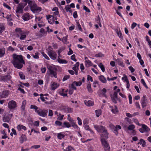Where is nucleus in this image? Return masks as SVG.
<instances>
[{"mask_svg": "<svg viewBox=\"0 0 151 151\" xmlns=\"http://www.w3.org/2000/svg\"><path fill=\"white\" fill-rule=\"evenodd\" d=\"M13 60L12 63L14 66L19 69H21L23 67V64H25V62L21 55L14 54L13 55Z\"/></svg>", "mask_w": 151, "mask_h": 151, "instance_id": "obj_1", "label": "nucleus"}, {"mask_svg": "<svg viewBox=\"0 0 151 151\" xmlns=\"http://www.w3.org/2000/svg\"><path fill=\"white\" fill-rule=\"evenodd\" d=\"M29 3V6L31 10L34 13H37L41 10V8L37 6L35 3L33 1H30Z\"/></svg>", "mask_w": 151, "mask_h": 151, "instance_id": "obj_2", "label": "nucleus"}, {"mask_svg": "<svg viewBox=\"0 0 151 151\" xmlns=\"http://www.w3.org/2000/svg\"><path fill=\"white\" fill-rule=\"evenodd\" d=\"M102 146L105 151H110V148L107 141L104 138H102L101 139Z\"/></svg>", "mask_w": 151, "mask_h": 151, "instance_id": "obj_3", "label": "nucleus"}, {"mask_svg": "<svg viewBox=\"0 0 151 151\" xmlns=\"http://www.w3.org/2000/svg\"><path fill=\"white\" fill-rule=\"evenodd\" d=\"M12 114H6L4 115L2 120L4 122L9 123L11 122V119L13 116Z\"/></svg>", "mask_w": 151, "mask_h": 151, "instance_id": "obj_4", "label": "nucleus"}, {"mask_svg": "<svg viewBox=\"0 0 151 151\" xmlns=\"http://www.w3.org/2000/svg\"><path fill=\"white\" fill-rule=\"evenodd\" d=\"M8 107L10 110H14L17 107V103L14 101H11L8 103Z\"/></svg>", "mask_w": 151, "mask_h": 151, "instance_id": "obj_5", "label": "nucleus"}, {"mask_svg": "<svg viewBox=\"0 0 151 151\" xmlns=\"http://www.w3.org/2000/svg\"><path fill=\"white\" fill-rule=\"evenodd\" d=\"M94 127L99 132L103 133L106 130L105 127L102 125H94Z\"/></svg>", "mask_w": 151, "mask_h": 151, "instance_id": "obj_6", "label": "nucleus"}, {"mask_svg": "<svg viewBox=\"0 0 151 151\" xmlns=\"http://www.w3.org/2000/svg\"><path fill=\"white\" fill-rule=\"evenodd\" d=\"M141 104L142 108H144L147 105L148 103L147 97L145 95L143 96L141 99Z\"/></svg>", "mask_w": 151, "mask_h": 151, "instance_id": "obj_7", "label": "nucleus"}, {"mask_svg": "<svg viewBox=\"0 0 151 151\" xmlns=\"http://www.w3.org/2000/svg\"><path fill=\"white\" fill-rule=\"evenodd\" d=\"M47 54L52 59L55 60L56 59L57 55L54 51L52 50L48 51Z\"/></svg>", "mask_w": 151, "mask_h": 151, "instance_id": "obj_8", "label": "nucleus"}, {"mask_svg": "<svg viewBox=\"0 0 151 151\" xmlns=\"http://www.w3.org/2000/svg\"><path fill=\"white\" fill-rule=\"evenodd\" d=\"M110 97L112 102L115 104H116L117 100L118 99V94H117L116 92H114L113 94H112L110 95Z\"/></svg>", "mask_w": 151, "mask_h": 151, "instance_id": "obj_9", "label": "nucleus"}, {"mask_svg": "<svg viewBox=\"0 0 151 151\" xmlns=\"http://www.w3.org/2000/svg\"><path fill=\"white\" fill-rule=\"evenodd\" d=\"M37 112L40 116L45 117L47 115V110H45L40 111L39 110H37Z\"/></svg>", "mask_w": 151, "mask_h": 151, "instance_id": "obj_10", "label": "nucleus"}, {"mask_svg": "<svg viewBox=\"0 0 151 151\" xmlns=\"http://www.w3.org/2000/svg\"><path fill=\"white\" fill-rule=\"evenodd\" d=\"M26 104V100H24L23 101L22 103V105L21 107V110L22 111V113L24 115L25 114V105Z\"/></svg>", "mask_w": 151, "mask_h": 151, "instance_id": "obj_11", "label": "nucleus"}, {"mask_svg": "<svg viewBox=\"0 0 151 151\" xmlns=\"http://www.w3.org/2000/svg\"><path fill=\"white\" fill-rule=\"evenodd\" d=\"M22 19L24 21H27L31 19V16L28 13L24 14L22 16Z\"/></svg>", "mask_w": 151, "mask_h": 151, "instance_id": "obj_12", "label": "nucleus"}, {"mask_svg": "<svg viewBox=\"0 0 151 151\" xmlns=\"http://www.w3.org/2000/svg\"><path fill=\"white\" fill-rule=\"evenodd\" d=\"M79 65V62H77L76 63V64L74 65V66L73 68V69L75 71L76 75H77L78 74V67Z\"/></svg>", "mask_w": 151, "mask_h": 151, "instance_id": "obj_13", "label": "nucleus"}, {"mask_svg": "<svg viewBox=\"0 0 151 151\" xmlns=\"http://www.w3.org/2000/svg\"><path fill=\"white\" fill-rule=\"evenodd\" d=\"M9 93V91L8 90H5L3 91L1 95V97L2 98H5L7 97Z\"/></svg>", "mask_w": 151, "mask_h": 151, "instance_id": "obj_14", "label": "nucleus"}, {"mask_svg": "<svg viewBox=\"0 0 151 151\" xmlns=\"http://www.w3.org/2000/svg\"><path fill=\"white\" fill-rule=\"evenodd\" d=\"M47 68L48 69L49 72L51 75L53 76H55L56 74L55 73L54 68L52 66H47Z\"/></svg>", "mask_w": 151, "mask_h": 151, "instance_id": "obj_15", "label": "nucleus"}, {"mask_svg": "<svg viewBox=\"0 0 151 151\" xmlns=\"http://www.w3.org/2000/svg\"><path fill=\"white\" fill-rule=\"evenodd\" d=\"M0 76V81H7L11 78L10 76Z\"/></svg>", "mask_w": 151, "mask_h": 151, "instance_id": "obj_16", "label": "nucleus"}, {"mask_svg": "<svg viewBox=\"0 0 151 151\" xmlns=\"http://www.w3.org/2000/svg\"><path fill=\"white\" fill-rule=\"evenodd\" d=\"M85 104L87 106H93L94 105V102L91 100H85L84 101Z\"/></svg>", "mask_w": 151, "mask_h": 151, "instance_id": "obj_17", "label": "nucleus"}, {"mask_svg": "<svg viewBox=\"0 0 151 151\" xmlns=\"http://www.w3.org/2000/svg\"><path fill=\"white\" fill-rule=\"evenodd\" d=\"M109 107L111 109V111L115 114H116L118 112V110L116 106H114V108H113V107L112 106H110Z\"/></svg>", "mask_w": 151, "mask_h": 151, "instance_id": "obj_18", "label": "nucleus"}, {"mask_svg": "<svg viewBox=\"0 0 151 151\" xmlns=\"http://www.w3.org/2000/svg\"><path fill=\"white\" fill-rule=\"evenodd\" d=\"M17 128V130L19 131H20L22 129H23L24 131H25L27 130L26 127L25 126H24L22 124L18 125Z\"/></svg>", "mask_w": 151, "mask_h": 151, "instance_id": "obj_19", "label": "nucleus"}, {"mask_svg": "<svg viewBox=\"0 0 151 151\" xmlns=\"http://www.w3.org/2000/svg\"><path fill=\"white\" fill-rule=\"evenodd\" d=\"M15 31L17 33V37H19V34L20 35L24 34V33L23 32V31L20 28H17L16 29Z\"/></svg>", "mask_w": 151, "mask_h": 151, "instance_id": "obj_20", "label": "nucleus"}, {"mask_svg": "<svg viewBox=\"0 0 151 151\" xmlns=\"http://www.w3.org/2000/svg\"><path fill=\"white\" fill-rule=\"evenodd\" d=\"M106 91L107 90L105 88H103L102 89V92H103V93H98L99 96L100 97L104 96L106 98H107L106 95L105 94V93L106 92Z\"/></svg>", "mask_w": 151, "mask_h": 151, "instance_id": "obj_21", "label": "nucleus"}, {"mask_svg": "<svg viewBox=\"0 0 151 151\" xmlns=\"http://www.w3.org/2000/svg\"><path fill=\"white\" fill-rule=\"evenodd\" d=\"M59 86L58 85L56 82H54L51 85V89L53 90H55Z\"/></svg>", "mask_w": 151, "mask_h": 151, "instance_id": "obj_22", "label": "nucleus"}, {"mask_svg": "<svg viewBox=\"0 0 151 151\" xmlns=\"http://www.w3.org/2000/svg\"><path fill=\"white\" fill-rule=\"evenodd\" d=\"M102 133H103V134H101V136L102 137H103V138H104L106 139L108 138L109 133L107 132V130L106 129L105 131H104Z\"/></svg>", "mask_w": 151, "mask_h": 151, "instance_id": "obj_23", "label": "nucleus"}, {"mask_svg": "<svg viewBox=\"0 0 151 151\" xmlns=\"http://www.w3.org/2000/svg\"><path fill=\"white\" fill-rule=\"evenodd\" d=\"M102 133H103V134H101V136L102 137H103V138H104L106 139L108 138L109 133L107 132V130L106 129L105 131H104Z\"/></svg>", "mask_w": 151, "mask_h": 151, "instance_id": "obj_24", "label": "nucleus"}, {"mask_svg": "<svg viewBox=\"0 0 151 151\" xmlns=\"http://www.w3.org/2000/svg\"><path fill=\"white\" fill-rule=\"evenodd\" d=\"M5 53V49L4 48H0V57H2L4 56Z\"/></svg>", "mask_w": 151, "mask_h": 151, "instance_id": "obj_25", "label": "nucleus"}, {"mask_svg": "<svg viewBox=\"0 0 151 151\" xmlns=\"http://www.w3.org/2000/svg\"><path fill=\"white\" fill-rule=\"evenodd\" d=\"M137 144L141 145L143 147H145L146 146V142L142 139H140V142L138 143Z\"/></svg>", "mask_w": 151, "mask_h": 151, "instance_id": "obj_26", "label": "nucleus"}, {"mask_svg": "<svg viewBox=\"0 0 151 151\" xmlns=\"http://www.w3.org/2000/svg\"><path fill=\"white\" fill-rule=\"evenodd\" d=\"M85 63L86 66L87 67H89L92 65V63L89 60H85Z\"/></svg>", "mask_w": 151, "mask_h": 151, "instance_id": "obj_27", "label": "nucleus"}, {"mask_svg": "<svg viewBox=\"0 0 151 151\" xmlns=\"http://www.w3.org/2000/svg\"><path fill=\"white\" fill-rule=\"evenodd\" d=\"M99 79L103 83H105L106 82V78L104 76H99Z\"/></svg>", "mask_w": 151, "mask_h": 151, "instance_id": "obj_28", "label": "nucleus"}, {"mask_svg": "<svg viewBox=\"0 0 151 151\" xmlns=\"http://www.w3.org/2000/svg\"><path fill=\"white\" fill-rule=\"evenodd\" d=\"M27 140V138L26 135L24 134H22L21 135L20 139V142L22 143L24 141H26Z\"/></svg>", "mask_w": 151, "mask_h": 151, "instance_id": "obj_29", "label": "nucleus"}, {"mask_svg": "<svg viewBox=\"0 0 151 151\" xmlns=\"http://www.w3.org/2000/svg\"><path fill=\"white\" fill-rule=\"evenodd\" d=\"M142 127L145 132H147L150 130V129L148 128L147 125L145 124H142Z\"/></svg>", "mask_w": 151, "mask_h": 151, "instance_id": "obj_30", "label": "nucleus"}, {"mask_svg": "<svg viewBox=\"0 0 151 151\" xmlns=\"http://www.w3.org/2000/svg\"><path fill=\"white\" fill-rule=\"evenodd\" d=\"M58 61L59 63H67L66 60L61 59L59 57L58 59Z\"/></svg>", "mask_w": 151, "mask_h": 151, "instance_id": "obj_31", "label": "nucleus"}, {"mask_svg": "<svg viewBox=\"0 0 151 151\" xmlns=\"http://www.w3.org/2000/svg\"><path fill=\"white\" fill-rule=\"evenodd\" d=\"M84 128L86 130L89 131L91 132V133L92 134L94 133L93 132L91 129L90 128L88 124L84 125Z\"/></svg>", "mask_w": 151, "mask_h": 151, "instance_id": "obj_32", "label": "nucleus"}, {"mask_svg": "<svg viewBox=\"0 0 151 151\" xmlns=\"http://www.w3.org/2000/svg\"><path fill=\"white\" fill-rule=\"evenodd\" d=\"M116 32L118 36L122 39H123V37L122 35V34L120 30H117L116 31Z\"/></svg>", "mask_w": 151, "mask_h": 151, "instance_id": "obj_33", "label": "nucleus"}, {"mask_svg": "<svg viewBox=\"0 0 151 151\" xmlns=\"http://www.w3.org/2000/svg\"><path fill=\"white\" fill-rule=\"evenodd\" d=\"M116 61L118 62L119 65L120 66L122 67L124 66V65L123 64V62L121 60V59H117L116 60Z\"/></svg>", "mask_w": 151, "mask_h": 151, "instance_id": "obj_34", "label": "nucleus"}, {"mask_svg": "<svg viewBox=\"0 0 151 151\" xmlns=\"http://www.w3.org/2000/svg\"><path fill=\"white\" fill-rule=\"evenodd\" d=\"M87 89L88 91L90 93H91L93 92V90H92L91 87V84L89 83H88L87 84Z\"/></svg>", "mask_w": 151, "mask_h": 151, "instance_id": "obj_35", "label": "nucleus"}, {"mask_svg": "<svg viewBox=\"0 0 151 151\" xmlns=\"http://www.w3.org/2000/svg\"><path fill=\"white\" fill-rule=\"evenodd\" d=\"M64 126H63V127L69 128L70 127V125L69 123L67 122H65L63 123Z\"/></svg>", "mask_w": 151, "mask_h": 151, "instance_id": "obj_36", "label": "nucleus"}, {"mask_svg": "<svg viewBox=\"0 0 151 151\" xmlns=\"http://www.w3.org/2000/svg\"><path fill=\"white\" fill-rule=\"evenodd\" d=\"M5 29L4 26L2 24H0V35L2 33Z\"/></svg>", "mask_w": 151, "mask_h": 151, "instance_id": "obj_37", "label": "nucleus"}, {"mask_svg": "<svg viewBox=\"0 0 151 151\" xmlns=\"http://www.w3.org/2000/svg\"><path fill=\"white\" fill-rule=\"evenodd\" d=\"M96 113V116L97 117H99L101 114V110H96L95 111Z\"/></svg>", "mask_w": 151, "mask_h": 151, "instance_id": "obj_38", "label": "nucleus"}, {"mask_svg": "<svg viewBox=\"0 0 151 151\" xmlns=\"http://www.w3.org/2000/svg\"><path fill=\"white\" fill-rule=\"evenodd\" d=\"M99 66L101 68L102 72H104L105 71V68L102 63H100L99 64Z\"/></svg>", "mask_w": 151, "mask_h": 151, "instance_id": "obj_39", "label": "nucleus"}, {"mask_svg": "<svg viewBox=\"0 0 151 151\" xmlns=\"http://www.w3.org/2000/svg\"><path fill=\"white\" fill-rule=\"evenodd\" d=\"M64 151H71L72 150H74L73 148L71 146H69L67 147L65 150L63 148V149Z\"/></svg>", "mask_w": 151, "mask_h": 151, "instance_id": "obj_40", "label": "nucleus"}, {"mask_svg": "<svg viewBox=\"0 0 151 151\" xmlns=\"http://www.w3.org/2000/svg\"><path fill=\"white\" fill-rule=\"evenodd\" d=\"M57 137L58 139H61L64 138L65 135L62 133H59L58 134Z\"/></svg>", "mask_w": 151, "mask_h": 151, "instance_id": "obj_41", "label": "nucleus"}, {"mask_svg": "<svg viewBox=\"0 0 151 151\" xmlns=\"http://www.w3.org/2000/svg\"><path fill=\"white\" fill-rule=\"evenodd\" d=\"M76 85V86H80L82 84V82L81 81H74L73 82Z\"/></svg>", "mask_w": 151, "mask_h": 151, "instance_id": "obj_42", "label": "nucleus"}, {"mask_svg": "<svg viewBox=\"0 0 151 151\" xmlns=\"http://www.w3.org/2000/svg\"><path fill=\"white\" fill-rule=\"evenodd\" d=\"M23 11V10L22 8L21 7H20L18 6V7L17 8V9L16 10V12L17 13L18 12H20V13H22Z\"/></svg>", "mask_w": 151, "mask_h": 151, "instance_id": "obj_43", "label": "nucleus"}, {"mask_svg": "<svg viewBox=\"0 0 151 151\" xmlns=\"http://www.w3.org/2000/svg\"><path fill=\"white\" fill-rule=\"evenodd\" d=\"M41 54L47 60H50L49 58L47 56V55L43 52H41Z\"/></svg>", "mask_w": 151, "mask_h": 151, "instance_id": "obj_44", "label": "nucleus"}, {"mask_svg": "<svg viewBox=\"0 0 151 151\" xmlns=\"http://www.w3.org/2000/svg\"><path fill=\"white\" fill-rule=\"evenodd\" d=\"M135 126L133 124H131L128 127V129L130 130H133L135 128Z\"/></svg>", "mask_w": 151, "mask_h": 151, "instance_id": "obj_45", "label": "nucleus"}, {"mask_svg": "<svg viewBox=\"0 0 151 151\" xmlns=\"http://www.w3.org/2000/svg\"><path fill=\"white\" fill-rule=\"evenodd\" d=\"M21 36L20 37V39L21 40H25L26 37V35H24V34L20 35Z\"/></svg>", "mask_w": 151, "mask_h": 151, "instance_id": "obj_46", "label": "nucleus"}, {"mask_svg": "<svg viewBox=\"0 0 151 151\" xmlns=\"http://www.w3.org/2000/svg\"><path fill=\"white\" fill-rule=\"evenodd\" d=\"M8 22L11 21L12 20V18L11 17V15H7L6 17Z\"/></svg>", "mask_w": 151, "mask_h": 151, "instance_id": "obj_47", "label": "nucleus"}, {"mask_svg": "<svg viewBox=\"0 0 151 151\" xmlns=\"http://www.w3.org/2000/svg\"><path fill=\"white\" fill-rule=\"evenodd\" d=\"M30 108L31 109H34L35 110V111L36 112H37V109H38V107L34 105H31L30 106Z\"/></svg>", "mask_w": 151, "mask_h": 151, "instance_id": "obj_48", "label": "nucleus"}, {"mask_svg": "<svg viewBox=\"0 0 151 151\" xmlns=\"http://www.w3.org/2000/svg\"><path fill=\"white\" fill-rule=\"evenodd\" d=\"M40 146L39 145H35L32 146V148H34L35 149H37L40 148Z\"/></svg>", "mask_w": 151, "mask_h": 151, "instance_id": "obj_49", "label": "nucleus"}, {"mask_svg": "<svg viewBox=\"0 0 151 151\" xmlns=\"http://www.w3.org/2000/svg\"><path fill=\"white\" fill-rule=\"evenodd\" d=\"M67 40V36L64 37L62 39V41L64 43H66Z\"/></svg>", "mask_w": 151, "mask_h": 151, "instance_id": "obj_50", "label": "nucleus"}, {"mask_svg": "<svg viewBox=\"0 0 151 151\" xmlns=\"http://www.w3.org/2000/svg\"><path fill=\"white\" fill-rule=\"evenodd\" d=\"M141 81L142 83L143 84L144 86H145L146 88H148V86L147 85L146 83H145L144 80L143 79H142L141 80Z\"/></svg>", "mask_w": 151, "mask_h": 151, "instance_id": "obj_51", "label": "nucleus"}, {"mask_svg": "<svg viewBox=\"0 0 151 151\" xmlns=\"http://www.w3.org/2000/svg\"><path fill=\"white\" fill-rule=\"evenodd\" d=\"M117 77L115 76L114 77L112 78H109V77H107V79L108 81H114L117 78Z\"/></svg>", "mask_w": 151, "mask_h": 151, "instance_id": "obj_52", "label": "nucleus"}, {"mask_svg": "<svg viewBox=\"0 0 151 151\" xmlns=\"http://www.w3.org/2000/svg\"><path fill=\"white\" fill-rule=\"evenodd\" d=\"M83 9L84 10L86 11V12L88 13L90 12V10L85 6H83Z\"/></svg>", "mask_w": 151, "mask_h": 151, "instance_id": "obj_53", "label": "nucleus"}, {"mask_svg": "<svg viewBox=\"0 0 151 151\" xmlns=\"http://www.w3.org/2000/svg\"><path fill=\"white\" fill-rule=\"evenodd\" d=\"M33 57L35 59H38L39 58L38 56V53L36 52L35 53V55H32Z\"/></svg>", "mask_w": 151, "mask_h": 151, "instance_id": "obj_54", "label": "nucleus"}, {"mask_svg": "<svg viewBox=\"0 0 151 151\" xmlns=\"http://www.w3.org/2000/svg\"><path fill=\"white\" fill-rule=\"evenodd\" d=\"M55 124L57 125L60 126L62 124V122L58 121H56L55 122Z\"/></svg>", "mask_w": 151, "mask_h": 151, "instance_id": "obj_55", "label": "nucleus"}, {"mask_svg": "<svg viewBox=\"0 0 151 151\" xmlns=\"http://www.w3.org/2000/svg\"><path fill=\"white\" fill-rule=\"evenodd\" d=\"M7 50L9 51L13 52L14 50V49L11 46H9L7 48Z\"/></svg>", "mask_w": 151, "mask_h": 151, "instance_id": "obj_56", "label": "nucleus"}, {"mask_svg": "<svg viewBox=\"0 0 151 151\" xmlns=\"http://www.w3.org/2000/svg\"><path fill=\"white\" fill-rule=\"evenodd\" d=\"M77 119L78 122V124L80 125H81L82 123L81 119L79 117H78Z\"/></svg>", "mask_w": 151, "mask_h": 151, "instance_id": "obj_57", "label": "nucleus"}, {"mask_svg": "<svg viewBox=\"0 0 151 151\" xmlns=\"http://www.w3.org/2000/svg\"><path fill=\"white\" fill-rule=\"evenodd\" d=\"M71 58L72 60H73L74 61H77L76 59V55H73L71 57Z\"/></svg>", "mask_w": 151, "mask_h": 151, "instance_id": "obj_58", "label": "nucleus"}, {"mask_svg": "<svg viewBox=\"0 0 151 151\" xmlns=\"http://www.w3.org/2000/svg\"><path fill=\"white\" fill-rule=\"evenodd\" d=\"M18 90L20 91L22 93H23V94H24L25 93L24 90L20 87L19 88H18Z\"/></svg>", "mask_w": 151, "mask_h": 151, "instance_id": "obj_59", "label": "nucleus"}, {"mask_svg": "<svg viewBox=\"0 0 151 151\" xmlns=\"http://www.w3.org/2000/svg\"><path fill=\"white\" fill-rule=\"evenodd\" d=\"M113 132L116 135H117L118 134V129H117L115 127H114L113 129Z\"/></svg>", "mask_w": 151, "mask_h": 151, "instance_id": "obj_60", "label": "nucleus"}, {"mask_svg": "<svg viewBox=\"0 0 151 151\" xmlns=\"http://www.w3.org/2000/svg\"><path fill=\"white\" fill-rule=\"evenodd\" d=\"M26 5V4H23L22 3H20L19 4L18 6L21 7L22 9L24 8V6Z\"/></svg>", "mask_w": 151, "mask_h": 151, "instance_id": "obj_61", "label": "nucleus"}, {"mask_svg": "<svg viewBox=\"0 0 151 151\" xmlns=\"http://www.w3.org/2000/svg\"><path fill=\"white\" fill-rule=\"evenodd\" d=\"M59 115H60V116H59L58 117V119L59 120H62L64 116V115H61L60 114H59Z\"/></svg>", "mask_w": 151, "mask_h": 151, "instance_id": "obj_62", "label": "nucleus"}, {"mask_svg": "<svg viewBox=\"0 0 151 151\" xmlns=\"http://www.w3.org/2000/svg\"><path fill=\"white\" fill-rule=\"evenodd\" d=\"M70 6L68 5L65 6V9L66 12H68L69 11V10L70 9Z\"/></svg>", "mask_w": 151, "mask_h": 151, "instance_id": "obj_63", "label": "nucleus"}, {"mask_svg": "<svg viewBox=\"0 0 151 151\" xmlns=\"http://www.w3.org/2000/svg\"><path fill=\"white\" fill-rule=\"evenodd\" d=\"M72 126L75 129H78L79 128L77 125L74 123H72Z\"/></svg>", "mask_w": 151, "mask_h": 151, "instance_id": "obj_64", "label": "nucleus"}]
</instances>
